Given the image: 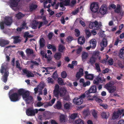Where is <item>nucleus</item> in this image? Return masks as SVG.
I'll return each instance as SVG.
<instances>
[{
    "label": "nucleus",
    "mask_w": 124,
    "mask_h": 124,
    "mask_svg": "<svg viewBox=\"0 0 124 124\" xmlns=\"http://www.w3.org/2000/svg\"><path fill=\"white\" fill-rule=\"evenodd\" d=\"M18 92L20 94V96H22L23 99L24 100L26 103L29 104L32 101L33 97L29 95L30 93L29 91H25L23 89H21L18 90Z\"/></svg>",
    "instance_id": "obj_1"
},
{
    "label": "nucleus",
    "mask_w": 124,
    "mask_h": 124,
    "mask_svg": "<svg viewBox=\"0 0 124 124\" xmlns=\"http://www.w3.org/2000/svg\"><path fill=\"white\" fill-rule=\"evenodd\" d=\"M4 71V75L2 76V80L3 82L6 83L8 77L9 76V72L7 68L4 65H2L1 66V69L0 70V72L2 74H3Z\"/></svg>",
    "instance_id": "obj_2"
},
{
    "label": "nucleus",
    "mask_w": 124,
    "mask_h": 124,
    "mask_svg": "<svg viewBox=\"0 0 124 124\" xmlns=\"http://www.w3.org/2000/svg\"><path fill=\"white\" fill-rule=\"evenodd\" d=\"M102 26L101 23H99L97 21H95L94 22L90 23L89 27L91 29H93L96 30H99Z\"/></svg>",
    "instance_id": "obj_3"
},
{
    "label": "nucleus",
    "mask_w": 124,
    "mask_h": 124,
    "mask_svg": "<svg viewBox=\"0 0 124 124\" xmlns=\"http://www.w3.org/2000/svg\"><path fill=\"white\" fill-rule=\"evenodd\" d=\"M9 97L11 101L16 102L19 100L20 98V96L17 92V93H14L10 95Z\"/></svg>",
    "instance_id": "obj_4"
},
{
    "label": "nucleus",
    "mask_w": 124,
    "mask_h": 124,
    "mask_svg": "<svg viewBox=\"0 0 124 124\" xmlns=\"http://www.w3.org/2000/svg\"><path fill=\"white\" fill-rule=\"evenodd\" d=\"M106 79L102 75H98L96 77L93 81V83L97 85H98L99 83H103L105 82Z\"/></svg>",
    "instance_id": "obj_5"
},
{
    "label": "nucleus",
    "mask_w": 124,
    "mask_h": 124,
    "mask_svg": "<svg viewBox=\"0 0 124 124\" xmlns=\"http://www.w3.org/2000/svg\"><path fill=\"white\" fill-rule=\"evenodd\" d=\"M90 8L93 12H96L99 8L98 4L96 3H92L90 5Z\"/></svg>",
    "instance_id": "obj_6"
},
{
    "label": "nucleus",
    "mask_w": 124,
    "mask_h": 124,
    "mask_svg": "<svg viewBox=\"0 0 124 124\" xmlns=\"http://www.w3.org/2000/svg\"><path fill=\"white\" fill-rule=\"evenodd\" d=\"M83 98L81 97V95L79 98L76 97L73 100L74 103L78 105H80L83 103Z\"/></svg>",
    "instance_id": "obj_7"
},
{
    "label": "nucleus",
    "mask_w": 124,
    "mask_h": 124,
    "mask_svg": "<svg viewBox=\"0 0 124 124\" xmlns=\"http://www.w3.org/2000/svg\"><path fill=\"white\" fill-rule=\"evenodd\" d=\"M59 89V85L58 84L56 85L54 87L53 93L55 97L57 98L59 97V94L60 92Z\"/></svg>",
    "instance_id": "obj_8"
},
{
    "label": "nucleus",
    "mask_w": 124,
    "mask_h": 124,
    "mask_svg": "<svg viewBox=\"0 0 124 124\" xmlns=\"http://www.w3.org/2000/svg\"><path fill=\"white\" fill-rule=\"evenodd\" d=\"M20 0H10V6L11 8L13 9L14 7H16Z\"/></svg>",
    "instance_id": "obj_9"
},
{
    "label": "nucleus",
    "mask_w": 124,
    "mask_h": 124,
    "mask_svg": "<svg viewBox=\"0 0 124 124\" xmlns=\"http://www.w3.org/2000/svg\"><path fill=\"white\" fill-rule=\"evenodd\" d=\"M108 41L107 39L105 38H103L102 41L100 44L101 48V50L102 51L104 49V47H106L107 45Z\"/></svg>",
    "instance_id": "obj_10"
},
{
    "label": "nucleus",
    "mask_w": 124,
    "mask_h": 124,
    "mask_svg": "<svg viewBox=\"0 0 124 124\" xmlns=\"http://www.w3.org/2000/svg\"><path fill=\"white\" fill-rule=\"evenodd\" d=\"M5 24L7 26L10 25L12 23V17H6L4 21Z\"/></svg>",
    "instance_id": "obj_11"
},
{
    "label": "nucleus",
    "mask_w": 124,
    "mask_h": 124,
    "mask_svg": "<svg viewBox=\"0 0 124 124\" xmlns=\"http://www.w3.org/2000/svg\"><path fill=\"white\" fill-rule=\"evenodd\" d=\"M10 43L8 40L3 39H0V46L2 47H5Z\"/></svg>",
    "instance_id": "obj_12"
},
{
    "label": "nucleus",
    "mask_w": 124,
    "mask_h": 124,
    "mask_svg": "<svg viewBox=\"0 0 124 124\" xmlns=\"http://www.w3.org/2000/svg\"><path fill=\"white\" fill-rule=\"evenodd\" d=\"M26 115L29 116H32L35 115L34 109L31 108H29L26 111Z\"/></svg>",
    "instance_id": "obj_13"
},
{
    "label": "nucleus",
    "mask_w": 124,
    "mask_h": 124,
    "mask_svg": "<svg viewBox=\"0 0 124 124\" xmlns=\"http://www.w3.org/2000/svg\"><path fill=\"white\" fill-rule=\"evenodd\" d=\"M107 11V8L106 6L102 5L101 7L99 9L100 13L102 15L105 14Z\"/></svg>",
    "instance_id": "obj_14"
},
{
    "label": "nucleus",
    "mask_w": 124,
    "mask_h": 124,
    "mask_svg": "<svg viewBox=\"0 0 124 124\" xmlns=\"http://www.w3.org/2000/svg\"><path fill=\"white\" fill-rule=\"evenodd\" d=\"M91 93V92L88 90L85 91L84 93L81 95V97L83 98L85 97L87 98L90 97L91 96V95H90V94Z\"/></svg>",
    "instance_id": "obj_15"
},
{
    "label": "nucleus",
    "mask_w": 124,
    "mask_h": 124,
    "mask_svg": "<svg viewBox=\"0 0 124 124\" xmlns=\"http://www.w3.org/2000/svg\"><path fill=\"white\" fill-rule=\"evenodd\" d=\"M67 92L66 89L64 87L61 88L60 89V97H62L65 95Z\"/></svg>",
    "instance_id": "obj_16"
},
{
    "label": "nucleus",
    "mask_w": 124,
    "mask_h": 124,
    "mask_svg": "<svg viewBox=\"0 0 124 124\" xmlns=\"http://www.w3.org/2000/svg\"><path fill=\"white\" fill-rule=\"evenodd\" d=\"M88 100H89L91 101L95 100L96 101L99 102H100L101 101V99L98 98V95L97 94H95L91 98L88 99Z\"/></svg>",
    "instance_id": "obj_17"
},
{
    "label": "nucleus",
    "mask_w": 124,
    "mask_h": 124,
    "mask_svg": "<svg viewBox=\"0 0 124 124\" xmlns=\"http://www.w3.org/2000/svg\"><path fill=\"white\" fill-rule=\"evenodd\" d=\"M23 73L27 74V76L28 77H33L34 76V74L31 72L28 71L26 69L23 70Z\"/></svg>",
    "instance_id": "obj_18"
},
{
    "label": "nucleus",
    "mask_w": 124,
    "mask_h": 124,
    "mask_svg": "<svg viewBox=\"0 0 124 124\" xmlns=\"http://www.w3.org/2000/svg\"><path fill=\"white\" fill-rule=\"evenodd\" d=\"M118 56L120 58L124 59V47L120 50L118 54Z\"/></svg>",
    "instance_id": "obj_19"
},
{
    "label": "nucleus",
    "mask_w": 124,
    "mask_h": 124,
    "mask_svg": "<svg viewBox=\"0 0 124 124\" xmlns=\"http://www.w3.org/2000/svg\"><path fill=\"white\" fill-rule=\"evenodd\" d=\"M39 42L40 48H42L44 47L45 44V41L44 39L43 38L40 39Z\"/></svg>",
    "instance_id": "obj_20"
},
{
    "label": "nucleus",
    "mask_w": 124,
    "mask_h": 124,
    "mask_svg": "<svg viewBox=\"0 0 124 124\" xmlns=\"http://www.w3.org/2000/svg\"><path fill=\"white\" fill-rule=\"evenodd\" d=\"M78 44L81 45L84 43L85 42V38L82 36L79 37L78 40Z\"/></svg>",
    "instance_id": "obj_21"
},
{
    "label": "nucleus",
    "mask_w": 124,
    "mask_h": 124,
    "mask_svg": "<svg viewBox=\"0 0 124 124\" xmlns=\"http://www.w3.org/2000/svg\"><path fill=\"white\" fill-rule=\"evenodd\" d=\"M60 121L61 123H64L67 121L66 118L65 116L61 114L60 116Z\"/></svg>",
    "instance_id": "obj_22"
},
{
    "label": "nucleus",
    "mask_w": 124,
    "mask_h": 124,
    "mask_svg": "<svg viewBox=\"0 0 124 124\" xmlns=\"http://www.w3.org/2000/svg\"><path fill=\"white\" fill-rule=\"evenodd\" d=\"M89 90L91 93H95L97 92V88L96 86L93 85L92 86Z\"/></svg>",
    "instance_id": "obj_23"
},
{
    "label": "nucleus",
    "mask_w": 124,
    "mask_h": 124,
    "mask_svg": "<svg viewBox=\"0 0 124 124\" xmlns=\"http://www.w3.org/2000/svg\"><path fill=\"white\" fill-rule=\"evenodd\" d=\"M91 47L93 48H94L96 46V41L95 39H92L90 41Z\"/></svg>",
    "instance_id": "obj_24"
},
{
    "label": "nucleus",
    "mask_w": 124,
    "mask_h": 124,
    "mask_svg": "<svg viewBox=\"0 0 124 124\" xmlns=\"http://www.w3.org/2000/svg\"><path fill=\"white\" fill-rule=\"evenodd\" d=\"M62 54L60 52L56 53L54 56V57L55 59L57 60H59L61 58Z\"/></svg>",
    "instance_id": "obj_25"
},
{
    "label": "nucleus",
    "mask_w": 124,
    "mask_h": 124,
    "mask_svg": "<svg viewBox=\"0 0 124 124\" xmlns=\"http://www.w3.org/2000/svg\"><path fill=\"white\" fill-rule=\"evenodd\" d=\"M62 104L61 102L59 101H57V103L56 104L54 108L58 109H61L62 107Z\"/></svg>",
    "instance_id": "obj_26"
},
{
    "label": "nucleus",
    "mask_w": 124,
    "mask_h": 124,
    "mask_svg": "<svg viewBox=\"0 0 124 124\" xmlns=\"http://www.w3.org/2000/svg\"><path fill=\"white\" fill-rule=\"evenodd\" d=\"M65 48L64 46L61 44H60L58 46V50L60 52H62L65 51Z\"/></svg>",
    "instance_id": "obj_27"
},
{
    "label": "nucleus",
    "mask_w": 124,
    "mask_h": 124,
    "mask_svg": "<svg viewBox=\"0 0 124 124\" xmlns=\"http://www.w3.org/2000/svg\"><path fill=\"white\" fill-rule=\"evenodd\" d=\"M116 90V86H113L110 88H108L107 90L109 93H112L115 92Z\"/></svg>",
    "instance_id": "obj_28"
},
{
    "label": "nucleus",
    "mask_w": 124,
    "mask_h": 124,
    "mask_svg": "<svg viewBox=\"0 0 124 124\" xmlns=\"http://www.w3.org/2000/svg\"><path fill=\"white\" fill-rule=\"evenodd\" d=\"M19 37L17 36L14 37V44H16L17 43H20L21 41V40L19 39Z\"/></svg>",
    "instance_id": "obj_29"
},
{
    "label": "nucleus",
    "mask_w": 124,
    "mask_h": 124,
    "mask_svg": "<svg viewBox=\"0 0 124 124\" xmlns=\"http://www.w3.org/2000/svg\"><path fill=\"white\" fill-rule=\"evenodd\" d=\"M114 85L113 83L111 82H110L109 83H107L105 85V87L107 90L108 88H110L111 87H112Z\"/></svg>",
    "instance_id": "obj_30"
},
{
    "label": "nucleus",
    "mask_w": 124,
    "mask_h": 124,
    "mask_svg": "<svg viewBox=\"0 0 124 124\" xmlns=\"http://www.w3.org/2000/svg\"><path fill=\"white\" fill-rule=\"evenodd\" d=\"M74 124H84V121L80 119H77L75 121Z\"/></svg>",
    "instance_id": "obj_31"
},
{
    "label": "nucleus",
    "mask_w": 124,
    "mask_h": 124,
    "mask_svg": "<svg viewBox=\"0 0 124 124\" xmlns=\"http://www.w3.org/2000/svg\"><path fill=\"white\" fill-rule=\"evenodd\" d=\"M88 54L87 53L83 51L82 53V60L85 59L87 58Z\"/></svg>",
    "instance_id": "obj_32"
},
{
    "label": "nucleus",
    "mask_w": 124,
    "mask_h": 124,
    "mask_svg": "<svg viewBox=\"0 0 124 124\" xmlns=\"http://www.w3.org/2000/svg\"><path fill=\"white\" fill-rule=\"evenodd\" d=\"M96 59V57H94L92 56L90 59L89 62L92 64H93L95 62Z\"/></svg>",
    "instance_id": "obj_33"
},
{
    "label": "nucleus",
    "mask_w": 124,
    "mask_h": 124,
    "mask_svg": "<svg viewBox=\"0 0 124 124\" xmlns=\"http://www.w3.org/2000/svg\"><path fill=\"white\" fill-rule=\"evenodd\" d=\"M108 55H106V58L102 60H101L100 59L101 57L99 58V62H100L102 63H106L108 60Z\"/></svg>",
    "instance_id": "obj_34"
},
{
    "label": "nucleus",
    "mask_w": 124,
    "mask_h": 124,
    "mask_svg": "<svg viewBox=\"0 0 124 124\" xmlns=\"http://www.w3.org/2000/svg\"><path fill=\"white\" fill-rule=\"evenodd\" d=\"M24 16V15L23 14L20 12H19L16 15V17L18 19H21L22 17H23Z\"/></svg>",
    "instance_id": "obj_35"
},
{
    "label": "nucleus",
    "mask_w": 124,
    "mask_h": 124,
    "mask_svg": "<svg viewBox=\"0 0 124 124\" xmlns=\"http://www.w3.org/2000/svg\"><path fill=\"white\" fill-rule=\"evenodd\" d=\"M37 7V6L36 5L31 4L30 6V10L31 11H32L35 9Z\"/></svg>",
    "instance_id": "obj_36"
},
{
    "label": "nucleus",
    "mask_w": 124,
    "mask_h": 124,
    "mask_svg": "<svg viewBox=\"0 0 124 124\" xmlns=\"http://www.w3.org/2000/svg\"><path fill=\"white\" fill-rule=\"evenodd\" d=\"M119 116L117 112H114L113 113L112 118L113 119H116L119 117Z\"/></svg>",
    "instance_id": "obj_37"
},
{
    "label": "nucleus",
    "mask_w": 124,
    "mask_h": 124,
    "mask_svg": "<svg viewBox=\"0 0 124 124\" xmlns=\"http://www.w3.org/2000/svg\"><path fill=\"white\" fill-rule=\"evenodd\" d=\"M118 113L119 116L122 114V116H124V109H118L116 112Z\"/></svg>",
    "instance_id": "obj_38"
},
{
    "label": "nucleus",
    "mask_w": 124,
    "mask_h": 124,
    "mask_svg": "<svg viewBox=\"0 0 124 124\" xmlns=\"http://www.w3.org/2000/svg\"><path fill=\"white\" fill-rule=\"evenodd\" d=\"M39 22L35 21L34 23L32 25V28L34 29H36L37 28V25L39 24Z\"/></svg>",
    "instance_id": "obj_39"
},
{
    "label": "nucleus",
    "mask_w": 124,
    "mask_h": 124,
    "mask_svg": "<svg viewBox=\"0 0 124 124\" xmlns=\"http://www.w3.org/2000/svg\"><path fill=\"white\" fill-rule=\"evenodd\" d=\"M120 7L121 6L120 5H117V7L115 10V12L118 14L119 13L120 11L121 10Z\"/></svg>",
    "instance_id": "obj_40"
},
{
    "label": "nucleus",
    "mask_w": 124,
    "mask_h": 124,
    "mask_svg": "<svg viewBox=\"0 0 124 124\" xmlns=\"http://www.w3.org/2000/svg\"><path fill=\"white\" fill-rule=\"evenodd\" d=\"M94 77V75L92 74H89L88 75V76L87 77H85V78L87 79H88L90 80H93Z\"/></svg>",
    "instance_id": "obj_41"
},
{
    "label": "nucleus",
    "mask_w": 124,
    "mask_h": 124,
    "mask_svg": "<svg viewBox=\"0 0 124 124\" xmlns=\"http://www.w3.org/2000/svg\"><path fill=\"white\" fill-rule=\"evenodd\" d=\"M70 105L69 103H65L64 106V109L69 110L70 109Z\"/></svg>",
    "instance_id": "obj_42"
},
{
    "label": "nucleus",
    "mask_w": 124,
    "mask_h": 124,
    "mask_svg": "<svg viewBox=\"0 0 124 124\" xmlns=\"http://www.w3.org/2000/svg\"><path fill=\"white\" fill-rule=\"evenodd\" d=\"M26 52L27 54H33V50L29 48L27 49L26 50Z\"/></svg>",
    "instance_id": "obj_43"
},
{
    "label": "nucleus",
    "mask_w": 124,
    "mask_h": 124,
    "mask_svg": "<svg viewBox=\"0 0 124 124\" xmlns=\"http://www.w3.org/2000/svg\"><path fill=\"white\" fill-rule=\"evenodd\" d=\"M101 116L103 118L107 119L108 118V116L107 115L106 113L103 112L101 114Z\"/></svg>",
    "instance_id": "obj_44"
},
{
    "label": "nucleus",
    "mask_w": 124,
    "mask_h": 124,
    "mask_svg": "<svg viewBox=\"0 0 124 124\" xmlns=\"http://www.w3.org/2000/svg\"><path fill=\"white\" fill-rule=\"evenodd\" d=\"M57 71H55L53 74L52 78L54 79H56L58 78Z\"/></svg>",
    "instance_id": "obj_45"
},
{
    "label": "nucleus",
    "mask_w": 124,
    "mask_h": 124,
    "mask_svg": "<svg viewBox=\"0 0 124 124\" xmlns=\"http://www.w3.org/2000/svg\"><path fill=\"white\" fill-rule=\"evenodd\" d=\"M75 35L76 37H78L80 36V32L78 29H76L75 30Z\"/></svg>",
    "instance_id": "obj_46"
},
{
    "label": "nucleus",
    "mask_w": 124,
    "mask_h": 124,
    "mask_svg": "<svg viewBox=\"0 0 124 124\" xmlns=\"http://www.w3.org/2000/svg\"><path fill=\"white\" fill-rule=\"evenodd\" d=\"M58 82L60 85H63V80L61 78H58Z\"/></svg>",
    "instance_id": "obj_47"
},
{
    "label": "nucleus",
    "mask_w": 124,
    "mask_h": 124,
    "mask_svg": "<svg viewBox=\"0 0 124 124\" xmlns=\"http://www.w3.org/2000/svg\"><path fill=\"white\" fill-rule=\"evenodd\" d=\"M67 75V73L65 71H62L61 73L62 77L63 78H65L66 77Z\"/></svg>",
    "instance_id": "obj_48"
},
{
    "label": "nucleus",
    "mask_w": 124,
    "mask_h": 124,
    "mask_svg": "<svg viewBox=\"0 0 124 124\" xmlns=\"http://www.w3.org/2000/svg\"><path fill=\"white\" fill-rule=\"evenodd\" d=\"M5 23L3 21H2L0 22V27L1 30H3L4 28V24Z\"/></svg>",
    "instance_id": "obj_49"
},
{
    "label": "nucleus",
    "mask_w": 124,
    "mask_h": 124,
    "mask_svg": "<svg viewBox=\"0 0 124 124\" xmlns=\"http://www.w3.org/2000/svg\"><path fill=\"white\" fill-rule=\"evenodd\" d=\"M108 64L109 65H113L114 63L113 60L111 58H110V59H108Z\"/></svg>",
    "instance_id": "obj_50"
},
{
    "label": "nucleus",
    "mask_w": 124,
    "mask_h": 124,
    "mask_svg": "<svg viewBox=\"0 0 124 124\" xmlns=\"http://www.w3.org/2000/svg\"><path fill=\"white\" fill-rule=\"evenodd\" d=\"M47 81L48 83L53 84L54 83V80L53 79L50 77H48L47 78Z\"/></svg>",
    "instance_id": "obj_51"
},
{
    "label": "nucleus",
    "mask_w": 124,
    "mask_h": 124,
    "mask_svg": "<svg viewBox=\"0 0 124 124\" xmlns=\"http://www.w3.org/2000/svg\"><path fill=\"white\" fill-rule=\"evenodd\" d=\"M85 32L86 35V36L88 37H89L91 36V33L89 30H85Z\"/></svg>",
    "instance_id": "obj_52"
},
{
    "label": "nucleus",
    "mask_w": 124,
    "mask_h": 124,
    "mask_svg": "<svg viewBox=\"0 0 124 124\" xmlns=\"http://www.w3.org/2000/svg\"><path fill=\"white\" fill-rule=\"evenodd\" d=\"M92 114L93 116L95 118H96L97 116V113L96 111L94 110H93L92 112Z\"/></svg>",
    "instance_id": "obj_53"
},
{
    "label": "nucleus",
    "mask_w": 124,
    "mask_h": 124,
    "mask_svg": "<svg viewBox=\"0 0 124 124\" xmlns=\"http://www.w3.org/2000/svg\"><path fill=\"white\" fill-rule=\"evenodd\" d=\"M66 6H69L70 5V0H65L63 1Z\"/></svg>",
    "instance_id": "obj_54"
},
{
    "label": "nucleus",
    "mask_w": 124,
    "mask_h": 124,
    "mask_svg": "<svg viewBox=\"0 0 124 124\" xmlns=\"http://www.w3.org/2000/svg\"><path fill=\"white\" fill-rule=\"evenodd\" d=\"M82 48L80 46L77 50L76 53L77 54H79L82 51Z\"/></svg>",
    "instance_id": "obj_55"
},
{
    "label": "nucleus",
    "mask_w": 124,
    "mask_h": 124,
    "mask_svg": "<svg viewBox=\"0 0 124 124\" xmlns=\"http://www.w3.org/2000/svg\"><path fill=\"white\" fill-rule=\"evenodd\" d=\"M77 114L74 113L72 114L70 117V118L71 119H74L77 117Z\"/></svg>",
    "instance_id": "obj_56"
},
{
    "label": "nucleus",
    "mask_w": 124,
    "mask_h": 124,
    "mask_svg": "<svg viewBox=\"0 0 124 124\" xmlns=\"http://www.w3.org/2000/svg\"><path fill=\"white\" fill-rule=\"evenodd\" d=\"M95 65L96 69L98 70V71H101V70L99 64L97 63H96L95 64Z\"/></svg>",
    "instance_id": "obj_57"
},
{
    "label": "nucleus",
    "mask_w": 124,
    "mask_h": 124,
    "mask_svg": "<svg viewBox=\"0 0 124 124\" xmlns=\"http://www.w3.org/2000/svg\"><path fill=\"white\" fill-rule=\"evenodd\" d=\"M73 38L71 36H69L67 38V41L69 42H71L72 40H73Z\"/></svg>",
    "instance_id": "obj_58"
},
{
    "label": "nucleus",
    "mask_w": 124,
    "mask_h": 124,
    "mask_svg": "<svg viewBox=\"0 0 124 124\" xmlns=\"http://www.w3.org/2000/svg\"><path fill=\"white\" fill-rule=\"evenodd\" d=\"M44 103L40 101L38 102L36 104V106L37 107H40L43 105Z\"/></svg>",
    "instance_id": "obj_59"
},
{
    "label": "nucleus",
    "mask_w": 124,
    "mask_h": 124,
    "mask_svg": "<svg viewBox=\"0 0 124 124\" xmlns=\"http://www.w3.org/2000/svg\"><path fill=\"white\" fill-rule=\"evenodd\" d=\"M19 54L21 55V56L23 59H24L25 58V56L24 54V52L23 51H21L20 52Z\"/></svg>",
    "instance_id": "obj_60"
},
{
    "label": "nucleus",
    "mask_w": 124,
    "mask_h": 124,
    "mask_svg": "<svg viewBox=\"0 0 124 124\" xmlns=\"http://www.w3.org/2000/svg\"><path fill=\"white\" fill-rule=\"evenodd\" d=\"M89 112L88 110H85L83 112V115L85 117L88 116V115Z\"/></svg>",
    "instance_id": "obj_61"
},
{
    "label": "nucleus",
    "mask_w": 124,
    "mask_h": 124,
    "mask_svg": "<svg viewBox=\"0 0 124 124\" xmlns=\"http://www.w3.org/2000/svg\"><path fill=\"white\" fill-rule=\"evenodd\" d=\"M90 84V82L89 81H87L86 82L83 83V86L84 87H86V86L89 85Z\"/></svg>",
    "instance_id": "obj_62"
},
{
    "label": "nucleus",
    "mask_w": 124,
    "mask_h": 124,
    "mask_svg": "<svg viewBox=\"0 0 124 124\" xmlns=\"http://www.w3.org/2000/svg\"><path fill=\"white\" fill-rule=\"evenodd\" d=\"M16 67L18 68V69H20V65L19 63V61L18 60H17L16 62Z\"/></svg>",
    "instance_id": "obj_63"
},
{
    "label": "nucleus",
    "mask_w": 124,
    "mask_h": 124,
    "mask_svg": "<svg viewBox=\"0 0 124 124\" xmlns=\"http://www.w3.org/2000/svg\"><path fill=\"white\" fill-rule=\"evenodd\" d=\"M53 33L52 32H50L48 34V37L49 39H51L53 36Z\"/></svg>",
    "instance_id": "obj_64"
}]
</instances>
